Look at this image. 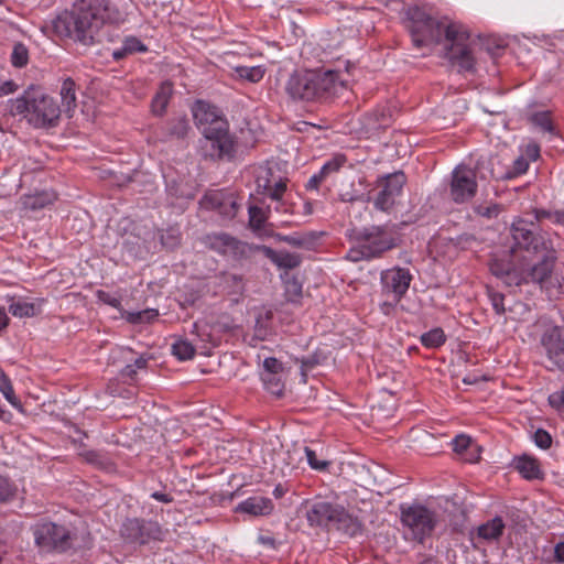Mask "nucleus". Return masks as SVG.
<instances>
[{
    "mask_svg": "<svg viewBox=\"0 0 564 564\" xmlns=\"http://www.w3.org/2000/svg\"><path fill=\"white\" fill-rule=\"evenodd\" d=\"M296 362L301 364V375L303 378V381H306L307 378V371L312 370L314 367H316L319 364V359L317 355H311L307 357H303L301 359H296Z\"/></svg>",
    "mask_w": 564,
    "mask_h": 564,
    "instance_id": "603ef678",
    "label": "nucleus"
},
{
    "mask_svg": "<svg viewBox=\"0 0 564 564\" xmlns=\"http://www.w3.org/2000/svg\"><path fill=\"white\" fill-rule=\"evenodd\" d=\"M98 297H99L102 302H105V303H107V304L111 305L112 307H118V306L120 305V301H119L118 299H116V297L111 296L110 294H108V293H106V292H104V291H99V292H98Z\"/></svg>",
    "mask_w": 564,
    "mask_h": 564,
    "instance_id": "338daca9",
    "label": "nucleus"
},
{
    "mask_svg": "<svg viewBox=\"0 0 564 564\" xmlns=\"http://www.w3.org/2000/svg\"><path fill=\"white\" fill-rule=\"evenodd\" d=\"M343 86L336 70H296L285 83L284 90L294 101H325Z\"/></svg>",
    "mask_w": 564,
    "mask_h": 564,
    "instance_id": "20e7f679",
    "label": "nucleus"
},
{
    "mask_svg": "<svg viewBox=\"0 0 564 564\" xmlns=\"http://www.w3.org/2000/svg\"><path fill=\"white\" fill-rule=\"evenodd\" d=\"M249 225L252 229L259 230L263 227L267 216L261 207L250 206L249 207Z\"/></svg>",
    "mask_w": 564,
    "mask_h": 564,
    "instance_id": "de8ad7c7",
    "label": "nucleus"
},
{
    "mask_svg": "<svg viewBox=\"0 0 564 564\" xmlns=\"http://www.w3.org/2000/svg\"><path fill=\"white\" fill-rule=\"evenodd\" d=\"M273 510V503L271 499L261 496H253L241 501L237 507L236 511L240 513H247L253 517L268 516Z\"/></svg>",
    "mask_w": 564,
    "mask_h": 564,
    "instance_id": "aec40b11",
    "label": "nucleus"
},
{
    "mask_svg": "<svg viewBox=\"0 0 564 564\" xmlns=\"http://www.w3.org/2000/svg\"><path fill=\"white\" fill-rule=\"evenodd\" d=\"M445 334L442 328H433L421 336V343L429 348H436L445 343Z\"/></svg>",
    "mask_w": 564,
    "mask_h": 564,
    "instance_id": "58836bf2",
    "label": "nucleus"
},
{
    "mask_svg": "<svg viewBox=\"0 0 564 564\" xmlns=\"http://www.w3.org/2000/svg\"><path fill=\"white\" fill-rule=\"evenodd\" d=\"M257 189L273 200H280L286 191L288 178L276 175L272 169H263L256 178Z\"/></svg>",
    "mask_w": 564,
    "mask_h": 564,
    "instance_id": "f3484780",
    "label": "nucleus"
},
{
    "mask_svg": "<svg viewBox=\"0 0 564 564\" xmlns=\"http://www.w3.org/2000/svg\"><path fill=\"white\" fill-rule=\"evenodd\" d=\"M200 205L205 209L215 210L226 219L236 217L240 205L234 193L226 191H209L200 199Z\"/></svg>",
    "mask_w": 564,
    "mask_h": 564,
    "instance_id": "4468645a",
    "label": "nucleus"
},
{
    "mask_svg": "<svg viewBox=\"0 0 564 564\" xmlns=\"http://www.w3.org/2000/svg\"><path fill=\"white\" fill-rule=\"evenodd\" d=\"M0 391L4 398L19 411H22V404L14 394L13 387L9 377L0 370Z\"/></svg>",
    "mask_w": 564,
    "mask_h": 564,
    "instance_id": "e433bc0d",
    "label": "nucleus"
},
{
    "mask_svg": "<svg viewBox=\"0 0 564 564\" xmlns=\"http://www.w3.org/2000/svg\"><path fill=\"white\" fill-rule=\"evenodd\" d=\"M319 235L315 231L279 236V240L292 247L312 249Z\"/></svg>",
    "mask_w": 564,
    "mask_h": 564,
    "instance_id": "bb28decb",
    "label": "nucleus"
},
{
    "mask_svg": "<svg viewBox=\"0 0 564 564\" xmlns=\"http://www.w3.org/2000/svg\"><path fill=\"white\" fill-rule=\"evenodd\" d=\"M523 156L527 158L528 161H536L540 156L539 144L534 142L527 144Z\"/></svg>",
    "mask_w": 564,
    "mask_h": 564,
    "instance_id": "680f3d73",
    "label": "nucleus"
},
{
    "mask_svg": "<svg viewBox=\"0 0 564 564\" xmlns=\"http://www.w3.org/2000/svg\"><path fill=\"white\" fill-rule=\"evenodd\" d=\"M236 75L245 80H248L250 83H259L264 74L265 68L263 66H237L235 67Z\"/></svg>",
    "mask_w": 564,
    "mask_h": 564,
    "instance_id": "473e14b6",
    "label": "nucleus"
},
{
    "mask_svg": "<svg viewBox=\"0 0 564 564\" xmlns=\"http://www.w3.org/2000/svg\"><path fill=\"white\" fill-rule=\"evenodd\" d=\"M346 163L344 155H336L332 160L327 161L321 169L322 174L328 175L339 171V169Z\"/></svg>",
    "mask_w": 564,
    "mask_h": 564,
    "instance_id": "864d4df0",
    "label": "nucleus"
},
{
    "mask_svg": "<svg viewBox=\"0 0 564 564\" xmlns=\"http://www.w3.org/2000/svg\"><path fill=\"white\" fill-rule=\"evenodd\" d=\"M476 170L457 166L452 174L451 197L455 203H465L477 193Z\"/></svg>",
    "mask_w": 564,
    "mask_h": 564,
    "instance_id": "ddd939ff",
    "label": "nucleus"
},
{
    "mask_svg": "<svg viewBox=\"0 0 564 564\" xmlns=\"http://www.w3.org/2000/svg\"><path fill=\"white\" fill-rule=\"evenodd\" d=\"M529 169V161L523 155L518 156L512 165H507L508 181L517 178L518 176L527 173Z\"/></svg>",
    "mask_w": 564,
    "mask_h": 564,
    "instance_id": "a18cd8bd",
    "label": "nucleus"
},
{
    "mask_svg": "<svg viewBox=\"0 0 564 564\" xmlns=\"http://www.w3.org/2000/svg\"><path fill=\"white\" fill-rule=\"evenodd\" d=\"M19 86L13 80H6L0 85V97L13 94L18 90Z\"/></svg>",
    "mask_w": 564,
    "mask_h": 564,
    "instance_id": "e2e57ef3",
    "label": "nucleus"
},
{
    "mask_svg": "<svg viewBox=\"0 0 564 564\" xmlns=\"http://www.w3.org/2000/svg\"><path fill=\"white\" fill-rule=\"evenodd\" d=\"M261 379L265 389L276 395L281 397L284 391V382L282 380V375H271V373H262Z\"/></svg>",
    "mask_w": 564,
    "mask_h": 564,
    "instance_id": "c9c22d12",
    "label": "nucleus"
},
{
    "mask_svg": "<svg viewBox=\"0 0 564 564\" xmlns=\"http://www.w3.org/2000/svg\"><path fill=\"white\" fill-rule=\"evenodd\" d=\"M32 533L35 545L44 552L67 553L87 546L72 528L52 521L35 523Z\"/></svg>",
    "mask_w": 564,
    "mask_h": 564,
    "instance_id": "6e6552de",
    "label": "nucleus"
},
{
    "mask_svg": "<svg viewBox=\"0 0 564 564\" xmlns=\"http://www.w3.org/2000/svg\"><path fill=\"white\" fill-rule=\"evenodd\" d=\"M76 84L72 78H66L61 87V97L64 111L68 117H72V112L76 108Z\"/></svg>",
    "mask_w": 564,
    "mask_h": 564,
    "instance_id": "c85d7f7f",
    "label": "nucleus"
},
{
    "mask_svg": "<svg viewBox=\"0 0 564 564\" xmlns=\"http://www.w3.org/2000/svg\"><path fill=\"white\" fill-rule=\"evenodd\" d=\"M283 370V364L279 359L274 357H268L264 359L262 373L282 375Z\"/></svg>",
    "mask_w": 564,
    "mask_h": 564,
    "instance_id": "5fc2aeb1",
    "label": "nucleus"
},
{
    "mask_svg": "<svg viewBox=\"0 0 564 564\" xmlns=\"http://www.w3.org/2000/svg\"><path fill=\"white\" fill-rule=\"evenodd\" d=\"M411 281L410 270L401 267L383 270L380 274L382 292L391 295L395 303H399L406 294Z\"/></svg>",
    "mask_w": 564,
    "mask_h": 564,
    "instance_id": "9b49d317",
    "label": "nucleus"
},
{
    "mask_svg": "<svg viewBox=\"0 0 564 564\" xmlns=\"http://www.w3.org/2000/svg\"><path fill=\"white\" fill-rule=\"evenodd\" d=\"M120 536L127 543L144 545L150 541H162L164 531L156 521L127 518L120 527Z\"/></svg>",
    "mask_w": 564,
    "mask_h": 564,
    "instance_id": "9d476101",
    "label": "nucleus"
},
{
    "mask_svg": "<svg viewBox=\"0 0 564 564\" xmlns=\"http://www.w3.org/2000/svg\"><path fill=\"white\" fill-rule=\"evenodd\" d=\"M335 523L337 524L338 530H341L349 536H356L362 531V523L358 520V518L347 513L343 507L341 514L336 517Z\"/></svg>",
    "mask_w": 564,
    "mask_h": 564,
    "instance_id": "a878e982",
    "label": "nucleus"
},
{
    "mask_svg": "<svg viewBox=\"0 0 564 564\" xmlns=\"http://www.w3.org/2000/svg\"><path fill=\"white\" fill-rule=\"evenodd\" d=\"M232 236L226 232L208 234L203 238L204 245L220 254H225Z\"/></svg>",
    "mask_w": 564,
    "mask_h": 564,
    "instance_id": "7c9ffc66",
    "label": "nucleus"
},
{
    "mask_svg": "<svg viewBox=\"0 0 564 564\" xmlns=\"http://www.w3.org/2000/svg\"><path fill=\"white\" fill-rule=\"evenodd\" d=\"M400 520L420 543L432 535L437 524L436 513L421 503L400 505Z\"/></svg>",
    "mask_w": 564,
    "mask_h": 564,
    "instance_id": "1a4fd4ad",
    "label": "nucleus"
},
{
    "mask_svg": "<svg viewBox=\"0 0 564 564\" xmlns=\"http://www.w3.org/2000/svg\"><path fill=\"white\" fill-rule=\"evenodd\" d=\"M405 183L406 176L402 171L382 177L380 181L382 188L373 202L375 207L382 212L390 210L394 206L397 198L401 195Z\"/></svg>",
    "mask_w": 564,
    "mask_h": 564,
    "instance_id": "f8f14e48",
    "label": "nucleus"
},
{
    "mask_svg": "<svg viewBox=\"0 0 564 564\" xmlns=\"http://www.w3.org/2000/svg\"><path fill=\"white\" fill-rule=\"evenodd\" d=\"M529 121L539 127L542 131L551 133L554 131L551 113L549 111L534 112L529 117Z\"/></svg>",
    "mask_w": 564,
    "mask_h": 564,
    "instance_id": "a19ab883",
    "label": "nucleus"
},
{
    "mask_svg": "<svg viewBox=\"0 0 564 564\" xmlns=\"http://www.w3.org/2000/svg\"><path fill=\"white\" fill-rule=\"evenodd\" d=\"M302 509H304L306 520L311 527H326L335 523L336 517L341 514L339 505L323 500L305 501Z\"/></svg>",
    "mask_w": 564,
    "mask_h": 564,
    "instance_id": "2eb2a0df",
    "label": "nucleus"
},
{
    "mask_svg": "<svg viewBox=\"0 0 564 564\" xmlns=\"http://www.w3.org/2000/svg\"><path fill=\"white\" fill-rule=\"evenodd\" d=\"M326 175L322 174L319 171L317 174H314L307 182V189H317L319 184L325 180Z\"/></svg>",
    "mask_w": 564,
    "mask_h": 564,
    "instance_id": "0e129e2a",
    "label": "nucleus"
},
{
    "mask_svg": "<svg viewBox=\"0 0 564 564\" xmlns=\"http://www.w3.org/2000/svg\"><path fill=\"white\" fill-rule=\"evenodd\" d=\"M188 130V120L185 117H178L166 122L163 127V135L165 139H183Z\"/></svg>",
    "mask_w": 564,
    "mask_h": 564,
    "instance_id": "cd10ccee",
    "label": "nucleus"
},
{
    "mask_svg": "<svg viewBox=\"0 0 564 564\" xmlns=\"http://www.w3.org/2000/svg\"><path fill=\"white\" fill-rule=\"evenodd\" d=\"M475 242L476 238L473 235L465 234L457 238V245L462 248H471Z\"/></svg>",
    "mask_w": 564,
    "mask_h": 564,
    "instance_id": "69168bd1",
    "label": "nucleus"
},
{
    "mask_svg": "<svg viewBox=\"0 0 564 564\" xmlns=\"http://www.w3.org/2000/svg\"><path fill=\"white\" fill-rule=\"evenodd\" d=\"M541 345L549 360L564 371V324L546 327L541 337Z\"/></svg>",
    "mask_w": 564,
    "mask_h": 564,
    "instance_id": "dca6fc26",
    "label": "nucleus"
},
{
    "mask_svg": "<svg viewBox=\"0 0 564 564\" xmlns=\"http://www.w3.org/2000/svg\"><path fill=\"white\" fill-rule=\"evenodd\" d=\"M475 170L481 178L508 181L507 164L499 155H481L476 162Z\"/></svg>",
    "mask_w": 564,
    "mask_h": 564,
    "instance_id": "a211bd4d",
    "label": "nucleus"
},
{
    "mask_svg": "<svg viewBox=\"0 0 564 564\" xmlns=\"http://www.w3.org/2000/svg\"><path fill=\"white\" fill-rule=\"evenodd\" d=\"M108 0H78L69 12L58 18L56 28L74 41L91 45L99 42L98 33L108 17Z\"/></svg>",
    "mask_w": 564,
    "mask_h": 564,
    "instance_id": "7ed1b4c3",
    "label": "nucleus"
},
{
    "mask_svg": "<svg viewBox=\"0 0 564 564\" xmlns=\"http://www.w3.org/2000/svg\"><path fill=\"white\" fill-rule=\"evenodd\" d=\"M284 296L290 303L299 304L302 297V283L295 278H290L284 283Z\"/></svg>",
    "mask_w": 564,
    "mask_h": 564,
    "instance_id": "f704fd0d",
    "label": "nucleus"
},
{
    "mask_svg": "<svg viewBox=\"0 0 564 564\" xmlns=\"http://www.w3.org/2000/svg\"><path fill=\"white\" fill-rule=\"evenodd\" d=\"M11 62L15 67H23L29 62V51L26 46L22 43H17L13 46V51L11 54Z\"/></svg>",
    "mask_w": 564,
    "mask_h": 564,
    "instance_id": "49530a36",
    "label": "nucleus"
},
{
    "mask_svg": "<svg viewBox=\"0 0 564 564\" xmlns=\"http://www.w3.org/2000/svg\"><path fill=\"white\" fill-rule=\"evenodd\" d=\"M15 490V486L7 477L0 475V502L12 499Z\"/></svg>",
    "mask_w": 564,
    "mask_h": 564,
    "instance_id": "09e8293b",
    "label": "nucleus"
},
{
    "mask_svg": "<svg viewBox=\"0 0 564 564\" xmlns=\"http://www.w3.org/2000/svg\"><path fill=\"white\" fill-rule=\"evenodd\" d=\"M147 362L148 360L143 357L137 358L133 364L127 365L121 370V376L124 378L133 379L139 369H144L147 367Z\"/></svg>",
    "mask_w": 564,
    "mask_h": 564,
    "instance_id": "3c124183",
    "label": "nucleus"
},
{
    "mask_svg": "<svg viewBox=\"0 0 564 564\" xmlns=\"http://www.w3.org/2000/svg\"><path fill=\"white\" fill-rule=\"evenodd\" d=\"M506 523L499 516L481 523L477 527V539L487 543L498 542L503 535Z\"/></svg>",
    "mask_w": 564,
    "mask_h": 564,
    "instance_id": "412c9836",
    "label": "nucleus"
},
{
    "mask_svg": "<svg viewBox=\"0 0 564 564\" xmlns=\"http://www.w3.org/2000/svg\"><path fill=\"white\" fill-rule=\"evenodd\" d=\"M148 47L135 36L126 37L121 48L112 52V57L116 61L124 58L127 55L134 54L138 52H147Z\"/></svg>",
    "mask_w": 564,
    "mask_h": 564,
    "instance_id": "2f4dec72",
    "label": "nucleus"
},
{
    "mask_svg": "<svg viewBox=\"0 0 564 564\" xmlns=\"http://www.w3.org/2000/svg\"><path fill=\"white\" fill-rule=\"evenodd\" d=\"M250 250L251 247L248 243L232 237L224 256L231 257L235 260H241L249 256Z\"/></svg>",
    "mask_w": 564,
    "mask_h": 564,
    "instance_id": "72a5a7b5",
    "label": "nucleus"
},
{
    "mask_svg": "<svg viewBox=\"0 0 564 564\" xmlns=\"http://www.w3.org/2000/svg\"><path fill=\"white\" fill-rule=\"evenodd\" d=\"M9 312L17 317H32L36 313L35 305L28 302H13L9 306Z\"/></svg>",
    "mask_w": 564,
    "mask_h": 564,
    "instance_id": "37998d69",
    "label": "nucleus"
},
{
    "mask_svg": "<svg viewBox=\"0 0 564 564\" xmlns=\"http://www.w3.org/2000/svg\"><path fill=\"white\" fill-rule=\"evenodd\" d=\"M391 124V115L384 109H378L367 113L362 118V127L365 132L373 135L380 130L388 128Z\"/></svg>",
    "mask_w": 564,
    "mask_h": 564,
    "instance_id": "5701e85b",
    "label": "nucleus"
},
{
    "mask_svg": "<svg viewBox=\"0 0 564 564\" xmlns=\"http://www.w3.org/2000/svg\"><path fill=\"white\" fill-rule=\"evenodd\" d=\"M489 300L491 302V305L495 310V312L498 315H503L506 313V307L503 304L505 295L500 292H496L494 290L488 291Z\"/></svg>",
    "mask_w": 564,
    "mask_h": 564,
    "instance_id": "6e6d98bb",
    "label": "nucleus"
},
{
    "mask_svg": "<svg viewBox=\"0 0 564 564\" xmlns=\"http://www.w3.org/2000/svg\"><path fill=\"white\" fill-rule=\"evenodd\" d=\"M470 442V437L466 435H458L453 441V449L457 453H463L469 447Z\"/></svg>",
    "mask_w": 564,
    "mask_h": 564,
    "instance_id": "052dcab7",
    "label": "nucleus"
},
{
    "mask_svg": "<svg viewBox=\"0 0 564 564\" xmlns=\"http://www.w3.org/2000/svg\"><path fill=\"white\" fill-rule=\"evenodd\" d=\"M259 249L271 262H273L279 268L292 270L297 268L302 262L301 256L296 253H291L288 251H275L267 246H261Z\"/></svg>",
    "mask_w": 564,
    "mask_h": 564,
    "instance_id": "4be33fe9",
    "label": "nucleus"
},
{
    "mask_svg": "<svg viewBox=\"0 0 564 564\" xmlns=\"http://www.w3.org/2000/svg\"><path fill=\"white\" fill-rule=\"evenodd\" d=\"M554 558L558 563H564V542H560L555 545Z\"/></svg>",
    "mask_w": 564,
    "mask_h": 564,
    "instance_id": "774afa93",
    "label": "nucleus"
},
{
    "mask_svg": "<svg viewBox=\"0 0 564 564\" xmlns=\"http://www.w3.org/2000/svg\"><path fill=\"white\" fill-rule=\"evenodd\" d=\"M161 243L166 249H175L181 243V232L177 228H167L161 235Z\"/></svg>",
    "mask_w": 564,
    "mask_h": 564,
    "instance_id": "c03bdc74",
    "label": "nucleus"
},
{
    "mask_svg": "<svg viewBox=\"0 0 564 564\" xmlns=\"http://www.w3.org/2000/svg\"><path fill=\"white\" fill-rule=\"evenodd\" d=\"M172 94V84L170 82L162 83L151 102L152 112L154 115L162 116L165 112Z\"/></svg>",
    "mask_w": 564,
    "mask_h": 564,
    "instance_id": "393cba45",
    "label": "nucleus"
},
{
    "mask_svg": "<svg viewBox=\"0 0 564 564\" xmlns=\"http://www.w3.org/2000/svg\"><path fill=\"white\" fill-rule=\"evenodd\" d=\"M159 316V311L155 308H147L138 312L128 313L127 319L133 324L151 323Z\"/></svg>",
    "mask_w": 564,
    "mask_h": 564,
    "instance_id": "79ce46f5",
    "label": "nucleus"
},
{
    "mask_svg": "<svg viewBox=\"0 0 564 564\" xmlns=\"http://www.w3.org/2000/svg\"><path fill=\"white\" fill-rule=\"evenodd\" d=\"M305 455H306L308 465L311 466V468H313L315 470L324 471L328 468V466L330 464L328 460L318 459L316 456V453L313 449H311L310 447H305Z\"/></svg>",
    "mask_w": 564,
    "mask_h": 564,
    "instance_id": "8fccbe9b",
    "label": "nucleus"
},
{
    "mask_svg": "<svg viewBox=\"0 0 564 564\" xmlns=\"http://www.w3.org/2000/svg\"><path fill=\"white\" fill-rule=\"evenodd\" d=\"M412 42L416 47L429 43L446 41L445 56L452 65L463 72H474L477 43L470 42L468 31L457 23L444 24L416 9L410 28Z\"/></svg>",
    "mask_w": 564,
    "mask_h": 564,
    "instance_id": "f03ea898",
    "label": "nucleus"
},
{
    "mask_svg": "<svg viewBox=\"0 0 564 564\" xmlns=\"http://www.w3.org/2000/svg\"><path fill=\"white\" fill-rule=\"evenodd\" d=\"M193 117L198 127L203 128V134L210 148V156L219 160L234 158L236 142L229 133V124L225 118L218 115L217 108L197 101L193 109Z\"/></svg>",
    "mask_w": 564,
    "mask_h": 564,
    "instance_id": "423d86ee",
    "label": "nucleus"
},
{
    "mask_svg": "<svg viewBox=\"0 0 564 564\" xmlns=\"http://www.w3.org/2000/svg\"><path fill=\"white\" fill-rule=\"evenodd\" d=\"M513 241L511 253L528 252L534 263L521 272L522 283H536L550 297L558 296L564 289V264L556 263V250L549 234L535 232V225L524 218H516L510 226Z\"/></svg>",
    "mask_w": 564,
    "mask_h": 564,
    "instance_id": "f257e3e1",
    "label": "nucleus"
},
{
    "mask_svg": "<svg viewBox=\"0 0 564 564\" xmlns=\"http://www.w3.org/2000/svg\"><path fill=\"white\" fill-rule=\"evenodd\" d=\"M532 214L534 216L533 224L535 225V232L542 234L540 231V227L543 225L545 220H549L552 224L556 223V210L554 209H545V208H534L532 210ZM532 223V220H529Z\"/></svg>",
    "mask_w": 564,
    "mask_h": 564,
    "instance_id": "ea45409f",
    "label": "nucleus"
},
{
    "mask_svg": "<svg viewBox=\"0 0 564 564\" xmlns=\"http://www.w3.org/2000/svg\"><path fill=\"white\" fill-rule=\"evenodd\" d=\"M80 456L87 462V463H90V464H94V465H101L104 464L105 462V457L104 455H101L99 452L97 451H91V449H88V451H84L80 453Z\"/></svg>",
    "mask_w": 564,
    "mask_h": 564,
    "instance_id": "bf43d9fd",
    "label": "nucleus"
},
{
    "mask_svg": "<svg viewBox=\"0 0 564 564\" xmlns=\"http://www.w3.org/2000/svg\"><path fill=\"white\" fill-rule=\"evenodd\" d=\"M11 116L23 118L36 129L55 128L61 118L62 109L56 100L39 88L29 87L24 93L8 102Z\"/></svg>",
    "mask_w": 564,
    "mask_h": 564,
    "instance_id": "39448f33",
    "label": "nucleus"
},
{
    "mask_svg": "<svg viewBox=\"0 0 564 564\" xmlns=\"http://www.w3.org/2000/svg\"><path fill=\"white\" fill-rule=\"evenodd\" d=\"M533 440L536 446L542 449H547L552 445V437L545 430L539 429L533 435Z\"/></svg>",
    "mask_w": 564,
    "mask_h": 564,
    "instance_id": "4d7b16f0",
    "label": "nucleus"
},
{
    "mask_svg": "<svg viewBox=\"0 0 564 564\" xmlns=\"http://www.w3.org/2000/svg\"><path fill=\"white\" fill-rule=\"evenodd\" d=\"M56 199L54 192H41L33 195H24L22 198L23 206L26 209H41L52 204Z\"/></svg>",
    "mask_w": 564,
    "mask_h": 564,
    "instance_id": "c756f323",
    "label": "nucleus"
},
{
    "mask_svg": "<svg viewBox=\"0 0 564 564\" xmlns=\"http://www.w3.org/2000/svg\"><path fill=\"white\" fill-rule=\"evenodd\" d=\"M514 468L529 480L543 479L544 473L541 469L539 460L529 455H522L513 460Z\"/></svg>",
    "mask_w": 564,
    "mask_h": 564,
    "instance_id": "b1692460",
    "label": "nucleus"
},
{
    "mask_svg": "<svg viewBox=\"0 0 564 564\" xmlns=\"http://www.w3.org/2000/svg\"><path fill=\"white\" fill-rule=\"evenodd\" d=\"M549 403L558 411H564V386L549 395Z\"/></svg>",
    "mask_w": 564,
    "mask_h": 564,
    "instance_id": "13d9d810",
    "label": "nucleus"
},
{
    "mask_svg": "<svg viewBox=\"0 0 564 564\" xmlns=\"http://www.w3.org/2000/svg\"><path fill=\"white\" fill-rule=\"evenodd\" d=\"M195 351V347L186 339H178L172 345V352L180 360L192 359Z\"/></svg>",
    "mask_w": 564,
    "mask_h": 564,
    "instance_id": "4c0bfd02",
    "label": "nucleus"
},
{
    "mask_svg": "<svg viewBox=\"0 0 564 564\" xmlns=\"http://www.w3.org/2000/svg\"><path fill=\"white\" fill-rule=\"evenodd\" d=\"M350 238L357 242L346 256L352 262L380 258L384 252L398 246V238L388 226L354 229Z\"/></svg>",
    "mask_w": 564,
    "mask_h": 564,
    "instance_id": "0eeeda50",
    "label": "nucleus"
},
{
    "mask_svg": "<svg viewBox=\"0 0 564 564\" xmlns=\"http://www.w3.org/2000/svg\"><path fill=\"white\" fill-rule=\"evenodd\" d=\"M489 269L495 276L501 279L508 286L522 284L521 273L516 270L510 259L495 257L489 262Z\"/></svg>",
    "mask_w": 564,
    "mask_h": 564,
    "instance_id": "6ab92c4d",
    "label": "nucleus"
}]
</instances>
